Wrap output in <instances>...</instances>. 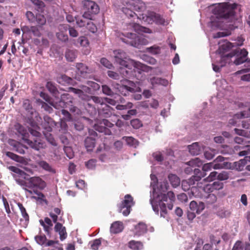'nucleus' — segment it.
<instances>
[{
	"label": "nucleus",
	"instance_id": "nucleus-59",
	"mask_svg": "<svg viewBox=\"0 0 250 250\" xmlns=\"http://www.w3.org/2000/svg\"><path fill=\"white\" fill-rule=\"evenodd\" d=\"M236 134L238 135L249 138L248 130L239 129L238 128H235L234 129Z\"/></svg>",
	"mask_w": 250,
	"mask_h": 250
},
{
	"label": "nucleus",
	"instance_id": "nucleus-51",
	"mask_svg": "<svg viewBox=\"0 0 250 250\" xmlns=\"http://www.w3.org/2000/svg\"><path fill=\"white\" fill-rule=\"evenodd\" d=\"M188 166L200 167L202 166L203 163L202 161L198 158L193 159L187 163Z\"/></svg>",
	"mask_w": 250,
	"mask_h": 250
},
{
	"label": "nucleus",
	"instance_id": "nucleus-39",
	"mask_svg": "<svg viewBox=\"0 0 250 250\" xmlns=\"http://www.w3.org/2000/svg\"><path fill=\"white\" fill-rule=\"evenodd\" d=\"M17 183L22 187V188L29 194H33V191L31 189L27 188V180L22 179L20 178H17L16 179Z\"/></svg>",
	"mask_w": 250,
	"mask_h": 250
},
{
	"label": "nucleus",
	"instance_id": "nucleus-46",
	"mask_svg": "<svg viewBox=\"0 0 250 250\" xmlns=\"http://www.w3.org/2000/svg\"><path fill=\"white\" fill-rule=\"evenodd\" d=\"M232 174L231 171H223L221 172L218 173L217 179L220 181L226 180L229 178Z\"/></svg>",
	"mask_w": 250,
	"mask_h": 250
},
{
	"label": "nucleus",
	"instance_id": "nucleus-47",
	"mask_svg": "<svg viewBox=\"0 0 250 250\" xmlns=\"http://www.w3.org/2000/svg\"><path fill=\"white\" fill-rule=\"evenodd\" d=\"M123 139H125L130 146L136 147L138 145V141L132 137H124Z\"/></svg>",
	"mask_w": 250,
	"mask_h": 250
},
{
	"label": "nucleus",
	"instance_id": "nucleus-36",
	"mask_svg": "<svg viewBox=\"0 0 250 250\" xmlns=\"http://www.w3.org/2000/svg\"><path fill=\"white\" fill-rule=\"evenodd\" d=\"M38 165L44 170L48 172L55 173L56 170L52 166L45 161H40L38 162Z\"/></svg>",
	"mask_w": 250,
	"mask_h": 250
},
{
	"label": "nucleus",
	"instance_id": "nucleus-18",
	"mask_svg": "<svg viewBox=\"0 0 250 250\" xmlns=\"http://www.w3.org/2000/svg\"><path fill=\"white\" fill-rule=\"evenodd\" d=\"M242 118H250V108L241 111L240 113L235 114L232 118L229 120V124L232 125H235L237 123L236 119Z\"/></svg>",
	"mask_w": 250,
	"mask_h": 250
},
{
	"label": "nucleus",
	"instance_id": "nucleus-17",
	"mask_svg": "<svg viewBox=\"0 0 250 250\" xmlns=\"http://www.w3.org/2000/svg\"><path fill=\"white\" fill-rule=\"evenodd\" d=\"M77 68V74L78 76H76L75 78L81 81V78H85L88 73H90V70L88 67L82 63H78L76 64Z\"/></svg>",
	"mask_w": 250,
	"mask_h": 250
},
{
	"label": "nucleus",
	"instance_id": "nucleus-2",
	"mask_svg": "<svg viewBox=\"0 0 250 250\" xmlns=\"http://www.w3.org/2000/svg\"><path fill=\"white\" fill-rule=\"evenodd\" d=\"M40 95L46 101L49 102L50 105L56 109L67 108L70 112L75 115H80L81 113V110L72 104L73 99L68 93L61 94V99L58 102H49V98L44 93L41 92Z\"/></svg>",
	"mask_w": 250,
	"mask_h": 250
},
{
	"label": "nucleus",
	"instance_id": "nucleus-58",
	"mask_svg": "<svg viewBox=\"0 0 250 250\" xmlns=\"http://www.w3.org/2000/svg\"><path fill=\"white\" fill-rule=\"evenodd\" d=\"M90 244H91V248L93 250H97L101 244V241L100 239H95L93 242H90Z\"/></svg>",
	"mask_w": 250,
	"mask_h": 250
},
{
	"label": "nucleus",
	"instance_id": "nucleus-12",
	"mask_svg": "<svg viewBox=\"0 0 250 250\" xmlns=\"http://www.w3.org/2000/svg\"><path fill=\"white\" fill-rule=\"evenodd\" d=\"M142 20L148 22H155L158 24H167V22L165 19L160 15L154 12H148L147 14H142Z\"/></svg>",
	"mask_w": 250,
	"mask_h": 250
},
{
	"label": "nucleus",
	"instance_id": "nucleus-30",
	"mask_svg": "<svg viewBox=\"0 0 250 250\" xmlns=\"http://www.w3.org/2000/svg\"><path fill=\"white\" fill-rule=\"evenodd\" d=\"M6 155L8 157H9V158H10L11 159H12V160H13L17 162H19L22 165H25L27 163V161L26 160V159L20 156L19 155H17V154H15L12 152H7L6 153Z\"/></svg>",
	"mask_w": 250,
	"mask_h": 250
},
{
	"label": "nucleus",
	"instance_id": "nucleus-62",
	"mask_svg": "<svg viewBox=\"0 0 250 250\" xmlns=\"http://www.w3.org/2000/svg\"><path fill=\"white\" fill-rule=\"evenodd\" d=\"M130 124L135 129H138L142 126L141 121L138 119L132 120Z\"/></svg>",
	"mask_w": 250,
	"mask_h": 250
},
{
	"label": "nucleus",
	"instance_id": "nucleus-3",
	"mask_svg": "<svg viewBox=\"0 0 250 250\" xmlns=\"http://www.w3.org/2000/svg\"><path fill=\"white\" fill-rule=\"evenodd\" d=\"M8 168L10 171L19 174L24 179L27 180V188L33 189V193L37 194V188H42L44 187V182L40 177H28V175L26 172L14 166H10Z\"/></svg>",
	"mask_w": 250,
	"mask_h": 250
},
{
	"label": "nucleus",
	"instance_id": "nucleus-54",
	"mask_svg": "<svg viewBox=\"0 0 250 250\" xmlns=\"http://www.w3.org/2000/svg\"><path fill=\"white\" fill-rule=\"evenodd\" d=\"M36 242L40 245H45L46 237L44 235H37L35 237Z\"/></svg>",
	"mask_w": 250,
	"mask_h": 250
},
{
	"label": "nucleus",
	"instance_id": "nucleus-52",
	"mask_svg": "<svg viewBox=\"0 0 250 250\" xmlns=\"http://www.w3.org/2000/svg\"><path fill=\"white\" fill-rule=\"evenodd\" d=\"M146 50L147 52L153 55L159 54L161 53V48L157 45H153L150 47H147Z\"/></svg>",
	"mask_w": 250,
	"mask_h": 250
},
{
	"label": "nucleus",
	"instance_id": "nucleus-27",
	"mask_svg": "<svg viewBox=\"0 0 250 250\" xmlns=\"http://www.w3.org/2000/svg\"><path fill=\"white\" fill-rule=\"evenodd\" d=\"M123 229V223L120 221H116L112 224L110 227V231L112 233H118L121 232Z\"/></svg>",
	"mask_w": 250,
	"mask_h": 250
},
{
	"label": "nucleus",
	"instance_id": "nucleus-5",
	"mask_svg": "<svg viewBox=\"0 0 250 250\" xmlns=\"http://www.w3.org/2000/svg\"><path fill=\"white\" fill-rule=\"evenodd\" d=\"M15 129L19 135H21L22 137L24 142L32 148L35 150L39 151L41 149L45 147V145L44 143L40 139H36L32 141L26 138L28 133L25 128L20 124L17 123L15 125Z\"/></svg>",
	"mask_w": 250,
	"mask_h": 250
},
{
	"label": "nucleus",
	"instance_id": "nucleus-22",
	"mask_svg": "<svg viewBox=\"0 0 250 250\" xmlns=\"http://www.w3.org/2000/svg\"><path fill=\"white\" fill-rule=\"evenodd\" d=\"M56 232H58L60 235V238L61 241L64 240L67 237L66 229L60 223H57L54 227Z\"/></svg>",
	"mask_w": 250,
	"mask_h": 250
},
{
	"label": "nucleus",
	"instance_id": "nucleus-21",
	"mask_svg": "<svg viewBox=\"0 0 250 250\" xmlns=\"http://www.w3.org/2000/svg\"><path fill=\"white\" fill-rule=\"evenodd\" d=\"M55 125L53 119L47 115L43 117V122L41 123L42 127L47 132L52 131V127Z\"/></svg>",
	"mask_w": 250,
	"mask_h": 250
},
{
	"label": "nucleus",
	"instance_id": "nucleus-41",
	"mask_svg": "<svg viewBox=\"0 0 250 250\" xmlns=\"http://www.w3.org/2000/svg\"><path fill=\"white\" fill-rule=\"evenodd\" d=\"M128 247L134 250H140L143 249V245L140 241L131 240L128 243Z\"/></svg>",
	"mask_w": 250,
	"mask_h": 250
},
{
	"label": "nucleus",
	"instance_id": "nucleus-7",
	"mask_svg": "<svg viewBox=\"0 0 250 250\" xmlns=\"http://www.w3.org/2000/svg\"><path fill=\"white\" fill-rule=\"evenodd\" d=\"M124 5L122 8L123 12L128 18L136 17L137 19L142 20V15L138 16L134 11H137L140 7L136 4L138 0H122Z\"/></svg>",
	"mask_w": 250,
	"mask_h": 250
},
{
	"label": "nucleus",
	"instance_id": "nucleus-25",
	"mask_svg": "<svg viewBox=\"0 0 250 250\" xmlns=\"http://www.w3.org/2000/svg\"><path fill=\"white\" fill-rule=\"evenodd\" d=\"M56 80L58 83L62 85H65L66 84H72L73 82L72 78L63 74L58 75Z\"/></svg>",
	"mask_w": 250,
	"mask_h": 250
},
{
	"label": "nucleus",
	"instance_id": "nucleus-13",
	"mask_svg": "<svg viewBox=\"0 0 250 250\" xmlns=\"http://www.w3.org/2000/svg\"><path fill=\"white\" fill-rule=\"evenodd\" d=\"M156 197L157 198L155 199V201L158 200V203L159 202H167L168 201V199H169L171 203L167 204V207L169 210H171L172 209L173 204H172V202L174 201L175 199V195L172 191H168L167 194H161L157 195Z\"/></svg>",
	"mask_w": 250,
	"mask_h": 250
},
{
	"label": "nucleus",
	"instance_id": "nucleus-56",
	"mask_svg": "<svg viewBox=\"0 0 250 250\" xmlns=\"http://www.w3.org/2000/svg\"><path fill=\"white\" fill-rule=\"evenodd\" d=\"M18 206L19 207L22 217L25 219V220H28L29 216L26 211V209L24 207L22 206V204L20 203H18Z\"/></svg>",
	"mask_w": 250,
	"mask_h": 250
},
{
	"label": "nucleus",
	"instance_id": "nucleus-32",
	"mask_svg": "<svg viewBox=\"0 0 250 250\" xmlns=\"http://www.w3.org/2000/svg\"><path fill=\"white\" fill-rule=\"evenodd\" d=\"M130 26L132 27L133 28V30L137 32L139 34H141L142 33H150V30L149 28L145 27L144 26H141L139 24L137 23H132L130 24Z\"/></svg>",
	"mask_w": 250,
	"mask_h": 250
},
{
	"label": "nucleus",
	"instance_id": "nucleus-15",
	"mask_svg": "<svg viewBox=\"0 0 250 250\" xmlns=\"http://www.w3.org/2000/svg\"><path fill=\"white\" fill-rule=\"evenodd\" d=\"M231 163L229 162H224L222 164H213V163H209L203 165L202 170L204 173L206 171H208L213 168L215 169H219L222 168H230Z\"/></svg>",
	"mask_w": 250,
	"mask_h": 250
},
{
	"label": "nucleus",
	"instance_id": "nucleus-64",
	"mask_svg": "<svg viewBox=\"0 0 250 250\" xmlns=\"http://www.w3.org/2000/svg\"><path fill=\"white\" fill-rule=\"evenodd\" d=\"M100 62L103 65L107 68L110 69L113 67L112 63L106 58H102L101 59Z\"/></svg>",
	"mask_w": 250,
	"mask_h": 250
},
{
	"label": "nucleus",
	"instance_id": "nucleus-40",
	"mask_svg": "<svg viewBox=\"0 0 250 250\" xmlns=\"http://www.w3.org/2000/svg\"><path fill=\"white\" fill-rule=\"evenodd\" d=\"M168 180L171 185L176 188L180 185V179L175 174H170L168 176Z\"/></svg>",
	"mask_w": 250,
	"mask_h": 250
},
{
	"label": "nucleus",
	"instance_id": "nucleus-29",
	"mask_svg": "<svg viewBox=\"0 0 250 250\" xmlns=\"http://www.w3.org/2000/svg\"><path fill=\"white\" fill-rule=\"evenodd\" d=\"M146 231V226L143 223H139L135 227V233L136 235L141 236L145 233Z\"/></svg>",
	"mask_w": 250,
	"mask_h": 250
},
{
	"label": "nucleus",
	"instance_id": "nucleus-20",
	"mask_svg": "<svg viewBox=\"0 0 250 250\" xmlns=\"http://www.w3.org/2000/svg\"><path fill=\"white\" fill-rule=\"evenodd\" d=\"M205 208V204L202 202H199V203L197 204L196 201H192L189 204L190 211L195 212L198 214L201 213Z\"/></svg>",
	"mask_w": 250,
	"mask_h": 250
},
{
	"label": "nucleus",
	"instance_id": "nucleus-31",
	"mask_svg": "<svg viewBox=\"0 0 250 250\" xmlns=\"http://www.w3.org/2000/svg\"><path fill=\"white\" fill-rule=\"evenodd\" d=\"M31 127H29L28 130L30 134L33 136L36 137H40L41 134L39 131L40 127L36 124V123L33 122H31Z\"/></svg>",
	"mask_w": 250,
	"mask_h": 250
},
{
	"label": "nucleus",
	"instance_id": "nucleus-34",
	"mask_svg": "<svg viewBox=\"0 0 250 250\" xmlns=\"http://www.w3.org/2000/svg\"><path fill=\"white\" fill-rule=\"evenodd\" d=\"M77 56V51L76 50L66 49L65 53V57L67 61L73 62Z\"/></svg>",
	"mask_w": 250,
	"mask_h": 250
},
{
	"label": "nucleus",
	"instance_id": "nucleus-19",
	"mask_svg": "<svg viewBox=\"0 0 250 250\" xmlns=\"http://www.w3.org/2000/svg\"><path fill=\"white\" fill-rule=\"evenodd\" d=\"M113 108L106 104H104L103 107L98 109L99 115L101 118H109L113 113Z\"/></svg>",
	"mask_w": 250,
	"mask_h": 250
},
{
	"label": "nucleus",
	"instance_id": "nucleus-50",
	"mask_svg": "<svg viewBox=\"0 0 250 250\" xmlns=\"http://www.w3.org/2000/svg\"><path fill=\"white\" fill-rule=\"evenodd\" d=\"M217 201V197L214 194H209L208 196L205 197V202L206 204L211 205L215 203Z\"/></svg>",
	"mask_w": 250,
	"mask_h": 250
},
{
	"label": "nucleus",
	"instance_id": "nucleus-60",
	"mask_svg": "<svg viewBox=\"0 0 250 250\" xmlns=\"http://www.w3.org/2000/svg\"><path fill=\"white\" fill-rule=\"evenodd\" d=\"M40 104L41 105L42 108H43L45 111L49 113L52 112L53 108L48 104L43 101H41Z\"/></svg>",
	"mask_w": 250,
	"mask_h": 250
},
{
	"label": "nucleus",
	"instance_id": "nucleus-61",
	"mask_svg": "<svg viewBox=\"0 0 250 250\" xmlns=\"http://www.w3.org/2000/svg\"><path fill=\"white\" fill-rule=\"evenodd\" d=\"M133 106L132 103L128 102L126 104H118L116 108L118 110H122L128 108H131Z\"/></svg>",
	"mask_w": 250,
	"mask_h": 250
},
{
	"label": "nucleus",
	"instance_id": "nucleus-57",
	"mask_svg": "<svg viewBox=\"0 0 250 250\" xmlns=\"http://www.w3.org/2000/svg\"><path fill=\"white\" fill-rule=\"evenodd\" d=\"M102 91L104 94L112 96L114 95V92L111 89V88L106 85H102Z\"/></svg>",
	"mask_w": 250,
	"mask_h": 250
},
{
	"label": "nucleus",
	"instance_id": "nucleus-4",
	"mask_svg": "<svg viewBox=\"0 0 250 250\" xmlns=\"http://www.w3.org/2000/svg\"><path fill=\"white\" fill-rule=\"evenodd\" d=\"M237 4L236 3L229 4L225 3L219 4L213 10L214 14L217 15V18L219 17L224 22L228 20L229 21H232L235 19L234 9L236 8Z\"/></svg>",
	"mask_w": 250,
	"mask_h": 250
},
{
	"label": "nucleus",
	"instance_id": "nucleus-48",
	"mask_svg": "<svg viewBox=\"0 0 250 250\" xmlns=\"http://www.w3.org/2000/svg\"><path fill=\"white\" fill-rule=\"evenodd\" d=\"M245 164V161L244 160H240L238 162H235L233 164V166H231V164L230 165V167L231 169L232 168H235L237 170L241 171L243 169V167Z\"/></svg>",
	"mask_w": 250,
	"mask_h": 250
},
{
	"label": "nucleus",
	"instance_id": "nucleus-43",
	"mask_svg": "<svg viewBox=\"0 0 250 250\" xmlns=\"http://www.w3.org/2000/svg\"><path fill=\"white\" fill-rule=\"evenodd\" d=\"M234 141L238 144H242L244 146V148H248L250 151V141H247L240 137H235Z\"/></svg>",
	"mask_w": 250,
	"mask_h": 250
},
{
	"label": "nucleus",
	"instance_id": "nucleus-35",
	"mask_svg": "<svg viewBox=\"0 0 250 250\" xmlns=\"http://www.w3.org/2000/svg\"><path fill=\"white\" fill-rule=\"evenodd\" d=\"M188 150L190 153L193 155H198L202 150L198 143H194L189 146Z\"/></svg>",
	"mask_w": 250,
	"mask_h": 250
},
{
	"label": "nucleus",
	"instance_id": "nucleus-44",
	"mask_svg": "<svg viewBox=\"0 0 250 250\" xmlns=\"http://www.w3.org/2000/svg\"><path fill=\"white\" fill-rule=\"evenodd\" d=\"M201 176H192L189 179H188L187 181H182V185L183 186H185V184H188V186H192L194 185L195 183V182H198L201 179Z\"/></svg>",
	"mask_w": 250,
	"mask_h": 250
},
{
	"label": "nucleus",
	"instance_id": "nucleus-8",
	"mask_svg": "<svg viewBox=\"0 0 250 250\" xmlns=\"http://www.w3.org/2000/svg\"><path fill=\"white\" fill-rule=\"evenodd\" d=\"M121 40L124 42L138 48L141 45L146 44L148 42L146 39L132 33H127L125 38H121Z\"/></svg>",
	"mask_w": 250,
	"mask_h": 250
},
{
	"label": "nucleus",
	"instance_id": "nucleus-26",
	"mask_svg": "<svg viewBox=\"0 0 250 250\" xmlns=\"http://www.w3.org/2000/svg\"><path fill=\"white\" fill-rule=\"evenodd\" d=\"M150 83L153 86L155 85H161L166 86L168 85V82L167 80L159 77H154L149 80Z\"/></svg>",
	"mask_w": 250,
	"mask_h": 250
},
{
	"label": "nucleus",
	"instance_id": "nucleus-16",
	"mask_svg": "<svg viewBox=\"0 0 250 250\" xmlns=\"http://www.w3.org/2000/svg\"><path fill=\"white\" fill-rule=\"evenodd\" d=\"M113 88L124 96H127L129 93H134L135 90L134 88L125 85H121L118 83H113Z\"/></svg>",
	"mask_w": 250,
	"mask_h": 250
},
{
	"label": "nucleus",
	"instance_id": "nucleus-42",
	"mask_svg": "<svg viewBox=\"0 0 250 250\" xmlns=\"http://www.w3.org/2000/svg\"><path fill=\"white\" fill-rule=\"evenodd\" d=\"M94 129L99 132L104 133L105 135H110L111 134V131L109 129L102 125L95 124Z\"/></svg>",
	"mask_w": 250,
	"mask_h": 250
},
{
	"label": "nucleus",
	"instance_id": "nucleus-38",
	"mask_svg": "<svg viewBox=\"0 0 250 250\" xmlns=\"http://www.w3.org/2000/svg\"><path fill=\"white\" fill-rule=\"evenodd\" d=\"M240 146H236L233 149L229 146H224L220 150V152L224 154H232L234 153V150H238V149H240Z\"/></svg>",
	"mask_w": 250,
	"mask_h": 250
},
{
	"label": "nucleus",
	"instance_id": "nucleus-63",
	"mask_svg": "<svg viewBox=\"0 0 250 250\" xmlns=\"http://www.w3.org/2000/svg\"><path fill=\"white\" fill-rule=\"evenodd\" d=\"M63 150L66 154V155L69 159H72L74 156V154L72 150L70 147L64 146Z\"/></svg>",
	"mask_w": 250,
	"mask_h": 250
},
{
	"label": "nucleus",
	"instance_id": "nucleus-53",
	"mask_svg": "<svg viewBox=\"0 0 250 250\" xmlns=\"http://www.w3.org/2000/svg\"><path fill=\"white\" fill-rule=\"evenodd\" d=\"M86 84L87 85L90 86L92 90V93L94 91L98 90L100 88V85L93 81H88L86 82Z\"/></svg>",
	"mask_w": 250,
	"mask_h": 250
},
{
	"label": "nucleus",
	"instance_id": "nucleus-9",
	"mask_svg": "<svg viewBox=\"0 0 250 250\" xmlns=\"http://www.w3.org/2000/svg\"><path fill=\"white\" fill-rule=\"evenodd\" d=\"M155 188H153L152 194L150 191V203L151 205L152 209L155 213L157 215L159 214V207L160 209V217L163 218H166L167 215V206L165 203L159 202L157 204V201H155Z\"/></svg>",
	"mask_w": 250,
	"mask_h": 250
},
{
	"label": "nucleus",
	"instance_id": "nucleus-10",
	"mask_svg": "<svg viewBox=\"0 0 250 250\" xmlns=\"http://www.w3.org/2000/svg\"><path fill=\"white\" fill-rule=\"evenodd\" d=\"M83 4L85 10L83 15V18L86 20H91L92 15H95L99 11L98 5L93 1L85 0L83 1Z\"/></svg>",
	"mask_w": 250,
	"mask_h": 250
},
{
	"label": "nucleus",
	"instance_id": "nucleus-45",
	"mask_svg": "<svg viewBox=\"0 0 250 250\" xmlns=\"http://www.w3.org/2000/svg\"><path fill=\"white\" fill-rule=\"evenodd\" d=\"M217 151L213 148H208L204 151V156L207 159L210 160L217 154Z\"/></svg>",
	"mask_w": 250,
	"mask_h": 250
},
{
	"label": "nucleus",
	"instance_id": "nucleus-33",
	"mask_svg": "<svg viewBox=\"0 0 250 250\" xmlns=\"http://www.w3.org/2000/svg\"><path fill=\"white\" fill-rule=\"evenodd\" d=\"M250 250V244L245 243L243 244L240 241H237L234 244L232 250Z\"/></svg>",
	"mask_w": 250,
	"mask_h": 250
},
{
	"label": "nucleus",
	"instance_id": "nucleus-49",
	"mask_svg": "<svg viewBox=\"0 0 250 250\" xmlns=\"http://www.w3.org/2000/svg\"><path fill=\"white\" fill-rule=\"evenodd\" d=\"M40 26H42L46 23V19L44 16L42 14H39L36 15L35 22Z\"/></svg>",
	"mask_w": 250,
	"mask_h": 250
},
{
	"label": "nucleus",
	"instance_id": "nucleus-14",
	"mask_svg": "<svg viewBox=\"0 0 250 250\" xmlns=\"http://www.w3.org/2000/svg\"><path fill=\"white\" fill-rule=\"evenodd\" d=\"M201 191H204L207 193H210L213 192L214 190L213 188L212 184H207L203 188L201 187L197 188L195 187H193L191 188V192L193 196L195 197L203 198Z\"/></svg>",
	"mask_w": 250,
	"mask_h": 250
},
{
	"label": "nucleus",
	"instance_id": "nucleus-55",
	"mask_svg": "<svg viewBox=\"0 0 250 250\" xmlns=\"http://www.w3.org/2000/svg\"><path fill=\"white\" fill-rule=\"evenodd\" d=\"M56 36L58 40L62 42H66L68 41V36L65 33L57 32Z\"/></svg>",
	"mask_w": 250,
	"mask_h": 250
},
{
	"label": "nucleus",
	"instance_id": "nucleus-37",
	"mask_svg": "<svg viewBox=\"0 0 250 250\" xmlns=\"http://www.w3.org/2000/svg\"><path fill=\"white\" fill-rule=\"evenodd\" d=\"M84 144L88 151H91L95 147V139L92 137H87L84 141Z\"/></svg>",
	"mask_w": 250,
	"mask_h": 250
},
{
	"label": "nucleus",
	"instance_id": "nucleus-23",
	"mask_svg": "<svg viewBox=\"0 0 250 250\" xmlns=\"http://www.w3.org/2000/svg\"><path fill=\"white\" fill-rule=\"evenodd\" d=\"M79 43L81 46H86L88 44V41L87 38L84 36L80 37L77 41L74 39L70 40L69 41V44L70 45H74L75 46H78Z\"/></svg>",
	"mask_w": 250,
	"mask_h": 250
},
{
	"label": "nucleus",
	"instance_id": "nucleus-24",
	"mask_svg": "<svg viewBox=\"0 0 250 250\" xmlns=\"http://www.w3.org/2000/svg\"><path fill=\"white\" fill-rule=\"evenodd\" d=\"M134 205L133 197L130 194H126L125 196V200L121 205V210H123L125 207L131 208Z\"/></svg>",
	"mask_w": 250,
	"mask_h": 250
},
{
	"label": "nucleus",
	"instance_id": "nucleus-11",
	"mask_svg": "<svg viewBox=\"0 0 250 250\" xmlns=\"http://www.w3.org/2000/svg\"><path fill=\"white\" fill-rule=\"evenodd\" d=\"M69 90L74 94L78 95L79 98H80L82 100L84 101H89L90 100H92V101L96 104H100L102 106L104 104H103V99L97 96H89L85 93H83V91L80 89H77V88L74 87H70Z\"/></svg>",
	"mask_w": 250,
	"mask_h": 250
},
{
	"label": "nucleus",
	"instance_id": "nucleus-1",
	"mask_svg": "<svg viewBox=\"0 0 250 250\" xmlns=\"http://www.w3.org/2000/svg\"><path fill=\"white\" fill-rule=\"evenodd\" d=\"M220 45L217 52L221 55L220 58L222 61H229L230 58L235 56L236 58L234 61V63L236 65H239L244 62H246L248 66H250V60H248L247 55L248 52L244 49H241L236 48L233 50L231 52L226 54L232 47H234L232 43L227 41H223L219 43Z\"/></svg>",
	"mask_w": 250,
	"mask_h": 250
},
{
	"label": "nucleus",
	"instance_id": "nucleus-6",
	"mask_svg": "<svg viewBox=\"0 0 250 250\" xmlns=\"http://www.w3.org/2000/svg\"><path fill=\"white\" fill-rule=\"evenodd\" d=\"M115 61L122 66L128 67L129 64H131L136 68L143 69L144 65L139 62L130 59L126 53L121 50L114 51Z\"/></svg>",
	"mask_w": 250,
	"mask_h": 250
},
{
	"label": "nucleus",
	"instance_id": "nucleus-28",
	"mask_svg": "<svg viewBox=\"0 0 250 250\" xmlns=\"http://www.w3.org/2000/svg\"><path fill=\"white\" fill-rule=\"evenodd\" d=\"M46 87L48 90L56 98L59 96V92L55 84L52 82H48L46 84Z\"/></svg>",
	"mask_w": 250,
	"mask_h": 250
}]
</instances>
